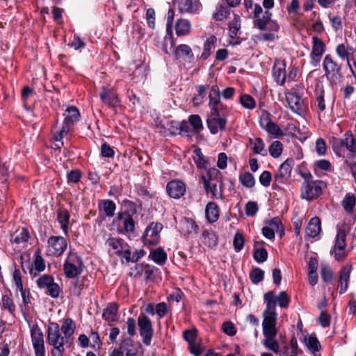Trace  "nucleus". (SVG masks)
Masks as SVG:
<instances>
[{"label":"nucleus","mask_w":356,"mask_h":356,"mask_svg":"<svg viewBox=\"0 0 356 356\" xmlns=\"http://www.w3.org/2000/svg\"><path fill=\"white\" fill-rule=\"evenodd\" d=\"M300 176L304 179L301 184V197L307 200H312L318 197L323 193V190L327 186L323 180H314L310 172H300Z\"/></svg>","instance_id":"obj_1"},{"label":"nucleus","mask_w":356,"mask_h":356,"mask_svg":"<svg viewBox=\"0 0 356 356\" xmlns=\"http://www.w3.org/2000/svg\"><path fill=\"white\" fill-rule=\"evenodd\" d=\"M332 148L338 157L345 156V149L352 154H356V138L350 130L347 131L343 138L333 137Z\"/></svg>","instance_id":"obj_2"},{"label":"nucleus","mask_w":356,"mask_h":356,"mask_svg":"<svg viewBox=\"0 0 356 356\" xmlns=\"http://www.w3.org/2000/svg\"><path fill=\"white\" fill-rule=\"evenodd\" d=\"M65 338L60 333L59 325L56 323H50L47 330V343L53 346L51 350L52 356H63L65 351Z\"/></svg>","instance_id":"obj_3"},{"label":"nucleus","mask_w":356,"mask_h":356,"mask_svg":"<svg viewBox=\"0 0 356 356\" xmlns=\"http://www.w3.org/2000/svg\"><path fill=\"white\" fill-rule=\"evenodd\" d=\"M324 76L331 83H337L342 78V64L337 62L333 56L326 54L323 60Z\"/></svg>","instance_id":"obj_4"},{"label":"nucleus","mask_w":356,"mask_h":356,"mask_svg":"<svg viewBox=\"0 0 356 356\" xmlns=\"http://www.w3.org/2000/svg\"><path fill=\"white\" fill-rule=\"evenodd\" d=\"M82 258L74 252H70L63 265L65 277L73 279L81 274L83 270Z\"/></svg>","instance_id":"obj_5"},{"label":"nucleus","mask_w":356,"mask_h":356,"mask_svg":"<svg viewBox=\"0 0 356 356\" xmlns=\"http://www.w3.org/2000/svg\"><path fill=\"white\" fill-rule=\"evenodd\" d=\"M222 109L213 108L210 111L207 119V124L211 134H217L226 129L227 120L224 113L220 114Z\"/></svg>","instance_id":"obj_6"},{"label":"nucleus","mask_w":356,"mask_h":356,"mask_svg":"<svg viewBox=\"0 0 356 356\" xmlns=\"http://www.w3.org/2000/svg\"><path fill=\"white\" fill-rule=\"evenodd\" d=\"M37 286L40 289H46V294L53 298L59 297L62 289L60 286L54 282V278L51 275L44 274L36 280Z\"/></svg>","instance_id":"obj_7"},{"label":"nucleus","mask_w":356,"mask_h":356,"mask_svg":"<svg viewBox=\"0 0 356 356\" xmlns=\"http://www.w3.org/2000/svg\"><path fill=\"white\" fill-rule=\"evenodd\" d=\"M113 224L116 227L118 234L133 233L135 231V221L132 216L127 215L126 213H118Z\"/></svg>","instance_id":"obj_8"},{"label":"nucleus","mask_w":356,"mask_h":356,"mask_svg":"<svg viewBox=\"0 0 356 356\" xmlns=\"http://www.w3.org/2000/svg\"><path fill=\"white\" fill-rule=\"evenodd\" d=\"M99 95L102 102L109 108H115L121 104L116 89L109 84L102 86Z\"/></svg>","instance_id":"obj_9"},{"label":"nucleus","mask_w":356,"mask_h":356,"mask_svg":"<svg viewBox=\"0 0 356 356\" xmlns=\"http://www.w3.org/2000/svg\"><path fill=\"white\" fill-rule=\"evenodd\" d=\"M138 325L143 343L150 345L154 332L150 319L144 314H140L138 318Z\"/></svg>","instance_id":"obj_10"},{"label":"nucleus","mask_w":356,"mask_h":356,"mask_svg":"<svg viewBox=\"0 0 356 356\" xmlns=\"http://www.w3.org/2000/svg\"><path fill=\"white\" fill-rule=\"evenodd\" d=\"M48 243V254L54 257H60L63 254L67 248V243L66 239L60 236H52L49 238Z\"/></svg>","instance_id":"obj_11"},{"label":"nucleus","mask_w":356,"mask_h":356,"mask_svg":"<svg viewBox=\"0 0 356 356\" xmlns=\"http://www.w3.org/2000/svg\"><path fill=\"white\" fill-rule=\"evenodd\" d=\"M162 229L163 225L161 222H151L145 229L142 237L144 243L149 245L157 244L159 241V233Z\"/></svg>","instance_id":"obj_12"},{"label":"nucleus","mask_w":356,"mask_h":356,"mask_svg":"<svg viewBox=\"0 0 356 356\" xmlns=\"http://www.w3.org/2000/svg\"><path fill=\"white\" fill-rule=\"evenodd\" d=\"M285 97L290 109L293 112L298 115H302L305 113L306 105L300 95L295 92H286Z\"/></svg>","instance_id":"obj_13"},{"label":"nucleus","mask_w":356,"mask_h":356,"mask_svg":"<svg viewBox=\"0 0 356 356\" xmlns=\"http://www.w3.org/2000/svg\"><path fill=\"white\" fill-rule=\"evenodd\" d=\"M33 347L36 356H45L44 335L42 330L36 326L31 330Z\"/></svg>","instance_id":"obj_14"},{"label":"nucleus","mask_w":356,"mask_h":356,"mask_svg":"<svg viewBox=\"0 0 356 356\" xmlns=\"http://www.w3.org/2000/svg\"><path fill=\"white\" fill-rule=\"evenodd\" d=\"M325 44L318 36L312 37V49L310 53L311 63L313 66H316L323 54L325 51Z\"/></svg>","instance_id":"obj_15"},{"label":"nucleus","mask_w":356,"mask_h":356,"mask_svg":"<svg viewBox=\"0 0 356 356\" xmlns=\"http://www.w3.org/2000/svg\"><path fill=\"white\" fill-rule=\"evenodd\" d=\"M186 190L185 183L179 179H172L166 184V193L173 199H179L183 197Z\"/></svg>","instance_id":"obj_16"},{"label":"nucleus","mask_w":356,"mask_h":356,"mask_svg":"<svg viewBox=\"0 0 356 356\" xmlns=\"http://www.w3.org/2000/svg\"><path fill=\"white\" fill-rule=\"evenodd\" d=\"M176 3L181 14H197L202 8L199 0H176Z\"/></svg>","instance_id":"obj_17"},{"label":"nucleus","mask_w":356,"mask_h":356,"mask_svg":"<svg viewBox=\"0 0 356 356\" xmlns=\"http://www.w3.org/2000/svg\"><path fill=\"white\" fill-rule=\"evenodd\" d=\"M204 187L207 194L210 195L211 199H222V181L206 180L204 176H202Z\"/></svg>","instance_id":"obj_18"},{"label":"nucleus","mask_w":356,"mask_h":356,"mask_svg":"<svg viewBox=\"0 0 356 356\" xmlns=\"http://www.w3.org/2000/svg\"><path fill=\"white\" fill-rule=\"evenodd\" d=\"M315 98L312 101V107L316 112L318 117L325 113L326 104L325 100V90L323 86L317 87L314 91Z\"/></svg>","instance_id":"obj_19"},{"label":"nucleus","mask_w":356,"mask_h":356,"mask_svg":"<svg viewBox=\"0 0 356 356\" xmlns=\"http://www.w3.org/2000/svg\"><path fill=\"white\" fill-rule=\"evenodd\" d=\"M293 163V159L290 158L281 164L277 173L275 176V181L284 184L291 177Z\"/></svg>","instance_id":"obj_20"},{"label":"nucleus","mask_w":356,"mask_h":356,"mask_svg":"<svg viewBox=\"0 0 356 356\" xmlns=\"http://www.w3.org/2000/svg\"><path fill=\"white\" fill-rule=\"evenodd\" d=\"M139 349L140 346L135 344L133 340L129 337L124 339L120 343L119 347L114 350L121 352L123 356H138Z\"/></svg>","instance_id":"obj_21"},{"label":"nucleus","mask_w":356,"mask_h":356,"mask_svg":"<svg viewBox=\"0 0 356 356\" xmlns=\"http://www.w3.org/2000/svg\"><path fill=\"white\" fill-rule=\"evenodd\" d=\"M35 259L33 264H28V270L31 277H35L45 269V261L41 256L40 250L38 249L35 251Z\"/></svg>","instance_id":"obj_22"},{"label":"nucleus","mask_w":356,"mask_h":356,"mask_svg":"<svg viewBox=\"0 0 356 356\" xmlns=\"http://www.w3.org/2000/svg\"><path fill=\"white\" fill-rule=\"evenodd\" d=\"M264 320L262 322L264 335L273 336L277 334L276 329L277 315L263 314Z\"/></svg>","instance_id":"obj_23"},{"label":"nucleus","mask_w":356,"mask_h":356,"mask_svg":"<svg viewBox=\"0 0 356 356\" xmlns=\"http://www.w3.org/2000/svg\"><path fill=\"white\" fill-rule=\"evenodd\" d=\"M273 77L278 85H284L286 79V64L284 62L275 63L273 67Z\"/></svg>","instance_id":"obj_24"},{"label":"nucleus","mask_w":356,"mask_h":356,"mask_svg":"<svg viewBox=\"0 0 356 356\" xmlns=\"http://www.w3.org/2000/svg\"><path fill=\"white\" fill-rule=\"evenodd\" d=\"M106 244L112 248L113 254L122 256L125 248L128 247V243L124 239L115 237H109Z\"/></svg>","instance_id":"obj_25"},{"label":"nucleus","mask_w":356,"mask_h":356,"mask_svg":"<svg viewBox=\"0 0 356 356\" xmlns=\"http://www.w3.org/2000/svg\"><path fill=\"white\" fill-rule=\"evenodd\" d=\"M64 115L65 118L63 120V124L72 129L73 128L74 124L77 122L80 118L79 111L76 106H68L65 110V113Z\"/></svg>","instance_id":"obj_26"},{"label":"nucleus","mask_w":356,"mask_h":356,"mask_svg":"<svg viewBox=\"0 0 356 356\" xmlns=\"http://www.w3.org/2000/svg\"><path fill=\"white\" fill-rule=\"evenodd\" d=\"M102 318L108 322H115L118 319V305L116 302H112L107 305L103 309Z\"/></svg>","instance_id":"obj_27"},{"label":"nucleus","mask_w":356,"mask_h":356,"mask_svg":"<svg viewBox=\"0 0 356 356\" xmlns=\"http://www.w3.org/2000/svg\"><path fill=\"white\" fill-rule=\"evenodd\" d=\"M220 209L214 202H209L205 207V216L210 223L216 222L219 218Z\"/></svg>","instance_id":"obj_28"},{"label":"nucleus","mask_w":356,"mask_h":356,"mask_svg":"<svg viewBox=\"0 0 356 356\" xmlns=\"http://www.w3.org/2000/svg\"><path fill=\"white\" fill-rule=\"evenodd\" d=\"M264 300L266 303V309L263 314L277 315L276 312V300L275 299V293L270 291L264 294Z\"/></svg>","instance_id":"obj_29"},{"label":"nucleus","mask_w":356,"mask_h":356,"mask_svg":"<svg viewBox=\"0 0 356 356\" xmlns=\"http://www.w3.org/2000/svg\"><path fill=\"white\" fill-rule=\"evenodd\" d=\"M57 220L60 224V228L63 232L67 235L68 234V227L70 224V215L68 211L63 207H60L57 211Z\"/></svg>","instance_id":"obj_30"},{"label":"nucleus","mask_w":356,"mask_h":356,"mask_svg":"<svg viewBox=\"0 0 356 356\" xmlns=\"http://www.w3.org/2000/svg\"><path fill=\"white\" fill-rule=\"evenodd\" d=\"M173 54L177 59L184 58L191 60L194 58V54L191 47L185 44L178 45L175 49Z\"/></svg>","instance_id":"obj_31"},{"label":"nucleus","mask_w":356,"mask_h":356,"mask_svg":"<svg viewBox=\"0 0 356 356\" xmlns=\"http://www.w3.org/2000/svg\"><path fill=\"white\" fill-rule=\"evenodd\" d=\"M351 270H352V265H347V266H344L340 272V276H339L340 291H339V293L341 294L344 293L348 289Z\"/></svg>","instance_id":"obj_32"},{"label":"nucleus","mask_w":356,"mask_h":356,"mask_svg":"<svg viewBox=\"0 0 356 356\" xmlns=\"http://www.w3.org/2000/svg\"><path fill=\"white\" fill-rule=\"evenodd\" d=\"M321 230V222L318 217L312 218L306 227V234L311 238L318 236Z\"/></svg>","instance_id":"obj_33"},{"label":"nucleus","mask_w":356,"mask_h":356,"mask_svg":"<svg viewBox=\"0 0 356 356\" xmlns=\"http://www.w3.org/2000/svg\"><path fill=\"white\" fill-rule=\"evenodd\" d=\"M202 243L209 248H215L218 243V237L213 230L204 229L202 234Z\"/></svg>","instance_id":"obj_34"},{"label":"nucleus","mask_w":356,"mask_h":356,"mask_svg":"<svg viewBox=\"0 0 356 356\" xmlns=\"http://www.w3.org/2000/svg\"><path fill=\"white\" fill-rule=\"evenodd\" d=\"M98 209L102 211L106 217L111 218L114 216L116 205L115 202L111 200H102L98 203Z\"/></svg>","instance_id":"obj_35"},{"label":"nucleus","mask_w":356,"mask_h":356,"mask_svg":"<svg viewBox=\"0 0 356 356\" xmlns=\"http://www.w3.org/2000/svg\"><path fill=\"white\" fill-rule=\"evenodd\" d=\"M75 328V323L72 318H68L64 321L63 323L61 325L60 330L65 335L64 337L65 338L66 343H68L70 342V340H72L70 337L74 334Z\"/></svg>","instance_id":"obj_36"},{"label":"nucleus","mask_w":356,"mask_h":356,"mask_svg":"<svg viewBox=\"0 0 356 356\" xmlns=\"http://www.w3.org/2000/svg\"><path fill=\"white\" fill-rule=\"evenodd\" d=\"M191 23L189 20L179 19L175 24V31L177 36H184L188 35L191 31Z\"/></svg>","instance_id":"obj_37"},{"label":"nucleus","mask_w":356,"mask_h":356,"mask_svg":"<svg viewBox=\"0 0 356 356\" xmlns=\"http://www.w3.org/2000/svg\"><path fill=\"white\" fill-rule=\"evenodd\" d=\"M337 55L342 60L353 58V48L345 44H339L336 47Z\"/></svg>","instance_id":"obj_38"},{"label":"nucleus","mask_w":356,"mask_h":356,"mask_svg":"<svg viewBox=\"0 0 356 356\" xmlns=\"http://www.w3.org/2000/svg\"><path fill=\"white\" fill-rule=\"evenodd\" d=\"M149 258L152 259L156 264L163 265L167 260V254L162 248H158L150 251Z\"/></svg>","instance_id":"obj_39"},{"label":"nucleus","mask_w":356,"mask_h":356,"mask_svg":"<svg viewBox=\"0 0 356 356\" xmlns=\"http://www.w3.org/2000/svg\"><path fill=\"white\" fill-rule=\"evenodd\" d=\"M241 29V17L239 15L235 14L234 19L229 24V36L232 39H235L237 37L238 33Z\"/></svg>","instance_id":"obj_40"},{"label":"nucleus","mask_w":356,"mask_h":356,"mask_svg":"<svg viewBox=\"0 0 356 356\" xmlns=\"http://www.w3.org/2000/svg\"><path fill=\"white\" fill-rule=\"evenodd\" d=\"M193 161L198 168L206 169L209 161L202 154L200 148H196L193 151Z\"/></svg>","instance_id":"obj_41"},{"label":"nucleus","mask_w":356,"mask_h":356,"mask_svg":"<svg viewBox=\"0 0 356 356\" xmlns=\"http://www.w3.org/2000/svg\"><path fill=\"white\" fill-rule=\"evenodd\" d=\"M217 41L216 37L213 35L209 37L204 44L203 52L201 55V59L207 60L211 53V49Z\"/></svg>","instance_id":"obj_42"},{"label":"nucleus","mask_w":356,"mask_h":356,"mask_svg":"<svg viewBox=\"0 0 356 356\" xmlns=\"http://www.w3.org/2000/svg\"><path fill=\"white\" fill-rule=\"evenodd\" d=\"M356 204V198L354 194L347 193L342 200L341 204L344 211L348 213H352Z\"/></svg>","instance_id":"obj_43"},{"label":"nucleus","mask_w":356,"mask_h":356,"mask_svg":"<svg viewBox=\"0 0 356 356\" xmlns=\"http://www.w3.org/2000/svg\"><path fill=\"white\" fill-rule=\"evenodd\" d=\"M271 16L272 13L270 11H265L261 17H259L254 20V26L261 31L266 30L267 28V25L271 21Z\"/></svg>","instance_id":"obj_44"},{"label":"nucleus","mask_w":356,"mask_h":356,"mask_svg":"<svg viewBox=\"0 0 356 356\" xmlns=\"http://www.w3.org/2000/svg\"><path fill=\"white\" fill-rule=\"evenodd\" d=\"M332 168L331 163L326 159L316 161L313 164V170L316 175H318L319 171L331 172Z\"/></svg>","instance_id":"obj_45"},{"label":"nucleus","mask_w":356,"mask_h":356,"mask_svg":"<svg viewBox=\"0 0 356 356\" xmlns=\"http://www.w3.org/2000/svg\"><path fill=\"white\" fill-rule=\"evenodd\" d=\"M72 129V128L67 127L63 123L61 129L55 133L53 136L54 140L58 143L55 144L56 148L60 149L64 145L62 140L64 136L67 135Z\"/></svg>","instance_id":"obj_46"},{"label":"nucleus","mask_w":356,"mask_h":356,"mask_svg":"<svg viewBox=\"0 0 356 356\" xmlns=\"http://www.w3.org/2000/svg\"><path fill=\"white\" fill-rule=\"evenodd\" d=\"M182 224V229L185 232V234H190L192 232L197 233L199 229L198 225L195 221L191 218H184Z\"/></svg>","instance_id":"obj_47"},{"label":"nucleus","mask_w":356,"mask_h":356,"mask_svg":"<svg viewBox=\"0 0 356 356\" xmlns=\"http://www.w3.org/2000/svg\"><path fill=\"white\" fill-rule=\"evenodd\" d=\"M230 14V9L228 6L218 4L216 6V12L213 15V19L216 21H222L223 19L227 18V17Z\"/></svg>","instance_id":"obj_48"},{"label":"nucleus","mask_w":356,"mask_h":356,"mask_svg":"<svg viewBox=\"0 0 356 356\" xmlns=\"http://www.w3.org/2000/svg\"><path fill=\"white\" fill-rule=\"evenodd\" d=\"M30 238L28 229L23 227L21 230H17L15 233V236L11 238V242L15 243H26Z\"/></svg>","instance_id":"obj_49"},{"label":"nucleus","mask_w":356,"mask_h":356,"mask_svg":"<svg viewBox=\"0 0 356 356\" xmlns=\"http://www.w3.org/2000/svg\"><path fill=\"white\" fill-rule=\"evenodd\" d=\"M277 334H273V336L264 335L265 339L264 341V345L268 350L273 351L275 353H278L280 350V345L277 340H275V337Z\"/></svg>","instance_id":"obj_50"},{"label":"nucleus","mask_w":356,"mask_h":356,"mask_svg":"<svg viewBox=\"0 0 356 356\" xmlns=\"http://www.w3.org/2000/svg\"><path fill=\"white\" fill-rule=\"evenodd\" d=\"M122 206L124 210L120 213H126L127 215L132 217L137 213V204L134 202L125 199L122 201Z\"/></svg>","instance_id":"obj_51"},{"label":"nucleus","mask_w":356,"mask_h":356,"mask_svg":"<svg viewBox=\"0 0 356 356\" xmlns=\"http://www.w3.org/2000/svg\"><path fill=\"white\" fill-rule=\"evenodd\" d=\"M222 104L220 100V93H209V107L210 111L213 108L222 109Z\"/></svg>","instance_id":"obj_52"},{"label":"nucleus","mask_w":356,"mask_h":356,"mask_svg":"<svg viewBox=\"0 0 356 356\" xmlns=\"http://www.w3.org/2000/svg\"><path fill=\"white\" fill-rule=\"evenodd\" d=\"M240 183L246 188H252L254 186L255 179L254 176L249 172L241 174L239 176Z\"/></svg>","instance_id":"obj_53"},{"label":"nucleus","mask_w":356,"mask_h":356,"mask_svg":"<svg viewBox=\"0 0 356 356\" xmlns=\"http://www.w3.org/2000/svg\"><path fill=\"white\" fill-rule=\"evenodd\" d=\"M270 155L273 158H278L282 153L283 145L280 141H273L268 148Z\"/></svg>","instance_id":"obj_54"},{"label":"nucleus","mask_w":356,"mask_h":356,"mask_svg":"<svg viewBox=\"0 0 356 356\" xmlns=\"http://www.w3.org/2000/svg\"><path fill=\"white\" fill-rule=\"evenodd\" d=\"M264 271L258 267L252 268L250 273V279L254 284L261 282L264 280Z\"/></svg>","instance_id":"obj_55"},{"label":"nucleus","mask_w":356,"mask_h":356,"mask_svg":"<svg viewBox=\"0 0 356 356\" xmlns=\"http://www.w3.org/2000/svg\"><path fill=\"white\" fill-rule=\"evenodd\" d=\"M252 151L256 154H261L262 156L267 155V152L265 149L264 142L261 138H255L254 139Z\"/></svg>","instance_id":"obj_56"},{"label":"nucleus","mask_w":356,"mask_h":356,"mask_svg":"<svg viewBox=\"0 0 356 356\" xmlns=\"http://www.w3.org/2000/svg\"><path fill=\"white\" fill-rule=\"evenodd\" d=\"M276 304L281 308L286 309L289 307L290 302V297L286 291H281L277 296H275Z\"/></svg>","instance_id":"obj_57"},{"label":"nucleus","mask_w":356,"mask_h":356,"mask_svg":"<svg viewBox=\"0 0 356 356\" xmlns=\"http://www.w3.org/2000/svg\"><path fill=\"white\" fill-rule=\"evenodd\" d=\"M265 131L276 138H279L285 135V134L283 133V131L278 126V124L273 121L269 124V126H268V127L265 129Z\"/></svg>","instance_id":"obj_58"},{"label":"nucleus","mask_w":356,"mask_h":356,"mask_svg":"<svg viewBox=\"0 0 356 356\" xmlns=\"http://www.w3.org/2000/svg\"><path fill=\"white\" fill-rule=\"evenodd\" d=\"M346 248V233L343 229H339L336 236L334 248Z\"/></svg>","instance_id":"obj_59"},{"label":"nucleus","mask_w":356,"mask_h":356,"mask_svg":"<svg viewBox=\"0 0 356 356\" xmlns=\"http://www.w3.org/2000/svg\"><path fill=\"white\" fill-rule=\"evenodd\" d=\"M3 308L7 310L11 315H14L15 312V305L12 298L8 295L2 296Z\"/></svg>","instance_id":"obj_60"},{"label":"nucleus","mask_w":356,"mask_h":356,"mask_svg":"<svg viewBox=\"0 0 356 356\" xmlns=\"http://www.w3.org/2000/svg\"><path fill=\"white\" fill-rule=\"evenodd\" d=\"M206 180L222 181V173L216 168H209L207 170V175L204 176Z\"/></svg>","instance_id":"obj_61"},{"label":"nucleus","mask_w":356,"mask_h":356,"mask_svg":"<svg viewBox=\"0 0 356 356\" xmlns=\"http://www.w3.org/2000/svg\"><path fill=\"white\" fill-rule=\"evenodd\" d=\"M240 103L243 107L248 109H253L256 106L254 98L248 94L242 95L240 97Z\"/></svg>","instance_id":"obj_62"},{"label":"nucleus","mask_w":356,"mask_h":356,"mask_svg":"<svg viewBox=\"0 0 356 356\" xmlns=\"http://www.w3.org/2000/svg\"><path fill=\"white\" fill-rule=\"evenodd\" d=\"M334 277V273L330 267L323 266L321 268V277L325 282L330 283Z\"/></svg>","instance_id":"obj_63"},{"label":"nucleus","mask_w":356,"mask_h":356,"mask_svg":"<svg viewBox=\"0 0 356 356\" xmlns=\"http://www.w3.org/2000/svg\"><path fill=\"white\" fill-rule=\"evenodd\" d=\"M245 243V238L242 233L237 232L234 236L233 240V245L234 250L236 252H240L244 246Z\"/></svg>","instance_id":"obj_64"}]
</instances>
